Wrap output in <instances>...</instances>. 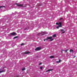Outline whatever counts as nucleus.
Returning <instances> with one entry per match:
<instances>
[{
  "mask_svg": "<svg viewBox=\"0 0 77 77\" xmlns=\"http://www.w3.org/2000/svg\"><path fill=\"white\" fill-rule=\"evenodd\" d=\"M47 40L48 39H51L50 40V41H53L54 40V39L53 38H52V37L50 36L49 37H48L47 38Z\"/></svg>",
  "mask_w": 77,
  "mask_h": 77,
  "instance_id": "1",
  "label": "nucleus"
},
{
  "mask_svg": "<svg viewBox=\"0 0 77 77\" xmlns=\"http://www.w3.org/2000/svg\"><path fill=\"white\" fill-rule=\"evenodd\" d=\"M41 48L39 47L36 48L35 49V51H38V50H41Z\"/></svg>",
  "mask_w": 77,
  "mask_h": 77,
  "instance_id": "2",
  "label": "nucleus"
},
{
  "mask_svg": "<svg viewBox=\"0 0 77 77\" xmlns=\"http://www.w3.org/2000/svg\"><path fill=\"white\" fill-rule=\"evenodd\" d=\"M10 35L12 36H14V35H17V34L15 32H13V33H11Z\"/></svg>",
  "mask_w": 77,
  "mask_h": 77,
  "instance_id": "3",
  "label": "nucleus"
},
{
  "mask_svg": "<svg viewBox=\"0 0 77 77\" xmlns=\"http://www.w3.org/2000/svg\"><path fill=\"white\" fill-rule=\"evenodd\" d=\"M23 4H20V5H18L17 6H19V7H23Z\"/></svg>",
  "mask_w": 77,
  "mask_h": 77,
  "instance_id": "4",
  "label": "nucleus"
},
{
  "mask_svg": "<svg viewBox=\"0 0 77 77\" xmlns=\"http://www.w3.org/2000/svg\"><path fill=\"white\" fill-rule=\"evenodd\" d=\"M53 69H48V70H47L46 71V72H48V71H53Z\"/></svg>",
  "mask_w": 77,
  "mask_h": 77,
  "instance_id": "5",
  "label": "nucleus"
},
{
  "mask_svg": "<svg viewBox=\"0 0 77 77\" xmlns=\"http://www.w3.org/2000/svg\"><path fill=\"white\" fill-rule=\"evenodd\" d=\"M29 53H30V52H27L24 53V54H29Z\"/></svg>",
  "mask_w": 77,
  "mask_h": 77,
  "instance_id": "6",
  "label": "nucleus"
},
{
  "mask_svg": "<svg viewBox=\"0 0 77 77\" xmlns=\"http://www.w3.org/2000/svg\"><path fill=\"white\" fill-rule=\"evenodd\" d=\"M60 62H61V60H59V61H57L56 62V63H60Z\"/></svg>",
  "mask_w": 77,
  "mask_h": 77,
  "instance_id": "7",
  "label": "nucleus"
},
{
  "mask_svg": "<svg viewBox=\"0 0 77 77\" xmlns=\"http://www.w3.org/2000/svg\"><path fill=\"white\" fill-rule=\"evenodd\" d=\"M16 38H18V36H16L14 37L13 38V39H16Z\"/></svg>",
  "mask_w": 77,
  "mask_h": 77,
  "instance_id": "8",
  "label": "nucleus"
},
{
  "mask_svg": "<svg viewBox=\"0 0 77 77\" xmlns=\"http://www.w3.org/2000/svg\"><path fill=\"white\" fill-rule=\"evenodd\" d=\"M42 35H45V32H42Z\"/></svg>",
  "mask_w": 77,
  "mask_h": 77,
  "instance_id": "9",
  "label": "nucleus"
},
{
  "mask_svg": "<svg viewBox=\"0 0 77 77\" xmlns=\"http://www.w3.org/2000/svg\"><path fill=\"white\" fill-rule=\"evenodd\" d=\"M56 35L54 34V35H53V38H55V37H56Z\"/></svg>",
  "mask_w": 77,
  "mask_h": 77,
  "instance_id": "10",
  "label": "nucleus"
},
{
  "mask_svg": "<svg viewBox=\"0 0 77 77\" xmlns=\"http://www.w3.org/2000/svg\"><path fill=\"white\" fill-rule=\"evenodd\" d=\"M70 53H71V52H73V50H72V49H70Z\"/></svg>",
  "mask_w": 77,
  "mask_h": 77,
  "instance_id": "11",
  "label": "nucleus"
},
{
  "mask_svg": "<svg viewBox=\"0 0 77 77\" xmlns=\"http://www.w3.org/2000/svg\"><path fill=\"white\" fill-rule=\"evenodd\" d=\"M26 69L25 68H23L22 69V71H24Z\"/></svg>",
  "mask_w": 77,
  "mask_h": 77,
  "instance_id": "12",
  "label": "nucleus"
},
{
  "mask_svg": "<svg viewBox=\"0 0 77 77\" xmlns=\"http://www.w3.org/2000/svg\"><path fill=\"white\" fill-rule=\"evenodd\" d=\"M54 56H51L50 57V58H54Z\"/></svg>",
  "mask_w": 77,
  "mask_h": 77,
  "instance_id": "13",
  "label": "nucleus"
},
{
  "mask_svg": "<svg viewBox=\"0 0 77 77\" xmlns=\"http://www.w3.org/2000/svg\"><path fill=\"white\" fill-rule=\"evenodd\" d=\"M5 72V70L0 71V73H2V72Z\"/></svg>",
  "mask_w": 77,
  "mask_h": 77,
  "instance_id": "14",
  "label": "nucleus"
},
{
  "mask_svg": "<svg viewBox=\"0 0 77 77\" xmlns=\"http://www.w3.org/2000/svg\"><path fill=\"white\" fill-rule=\"evenodd\" d=\"M58 26L59 27H62V25H59Z\"/></svg>",
  "mask_w": 77,
  "mask_h": 77,
  "instance_id": "15",
  "label": "nucleus"
},
{
  "mask_svg": "<svg viewBox=\"0 0 77 77\" xmlns=\"http://www.w3.org/2000/svg\"><path fill=\"white\" fill-rule=\"evenodd\" d=\"M43 68V67H42V66L41 67H40V68L41 69H42Z\"/></svg>",
  "mask_w": 77,
  "mask_h": 77,
  "instance_id": "16",
  "label": "nucleus"
},
{
  "mask_svg": "<svg viewBox=\"0 0 77 77\" xmlns=\"http://www.w3.org/2000/svg\"><path fill=\"white\" fill-rule=\"evenodd\" d=\"M59 24H60V25H61L62 24V23H61V22H60L59 23Z\"/></svg>",
  "mask_w": 77,
  "mask_h": 77,
  "instance_id": "17",
  "label": "nucleus"
},
{
  "mask_svg": "<svg viewBox=\"0 0 77 77\" xmlns=\"http://www.w3.org/2000/svg\"><path fill=\"white\" fill-rule=\"evenodd\" d=\"M68 50H69L67 49V50H66L65 51V52H67V51H68Z\"/></svg>",
  "mask_w": 77,
  "mask_h": 77,
  "instance_id": "18",
  "label": "nucleus"
},
{
  "mask_svg": "<svg viewBox=\"0 0 77 77\" xmlns=\"http://www.w3.org/2000/svg\"><path fill=\"white\" fill-rule=\"evenodd\" d=\"M56 25H59V23H56Z\"/></svg>",
  "mask_w": 77,
  "mask_h": 77,
  "instance_id": "19",
  "label": "nucleus"
},
{
  "mask_svg": "<svg viewBox=\"0 0 77 77\" xmlns=\"http://www.w3.org/2000/svg\"><path fill=\"white\" fill-rule=\"evenodd\" d=\"M45 40H46V41H47V39H45L44 40V41H45Z\"/></svg>",
  "mask_w": 77,
  "mask_h": 77,
  "instance_id": "20",
  "label": "nucleus"
},
{
  "mask_svg": "<svg viewBox=\"0 0 77 77\" xmlns=\"http://www.w3.org/2000/svg\"><path fill=\"white\" fill-rule=\"evenodd\" d=\"M60 30H61V32H62V31H64V30L63 29H60Z\"/></svg>",
  "mask_w": 77,
  "mask_h": 77,
  "instance_id": "21",
  "label": "nucleus"
},
{
  "mask_svg": "<svg viewBox=\"0 0 77 77\" xmlns=\"http://www.w3.org/2000/svg\"><path fill=\"white\" fill-rule=\"evenodd\" d=\"M3 8V6H0V9H1V8Z\"/></svg>",
  "mask_w": 77,
  "mask_h": 77,
  "instance_id": "22",
  "label": "nucleus"
},
{
  "mask_svg": "<svg viewBox=\"0 0 77 77\" xmlns=\"http://www.w3.org/2000/svg\"><path fill=\"white\" fill-rule=\"evenodd\" d=\"M59 26H58L57 27V29H59Z\"/></svg>",
  "mask_w": 77,
  "mask_h": 77,
  "instance_id": "23",
  "label": "nucleus"
},
{
  "mask_svg": "<svg viewBox=\"0 0 77 77\" xmlns=\"http://www.w3.org/2000/svg\"><path fill=\"white\" fill-rule=\"evenodd\" d=\"M41 64H42V63H40L39 64V65H41Z\"/></svg>",
  "mask_w": 77,
  "mask_h": 77,
  "instance_id": "24",
  "label": "nucleus"
},
{
  "mask_svg": "<svg viewBox=\"0 0 77 77\" xmlns=\"http://www.w3.org/2000/svg\"><path fill=\"white\" fill-rule=\"evenodd\" d=\"M63 51H64V50H62L61 51V53H63Z\"/></svg>",
  "mask_w": 77,
  "mask_h": 77,
  "instance_id": "25",
  "label": "nucleus"
},
{
  "mask_svg": "<svg viewBox=\"0 0 77 77\" xmlns=\"http://www.w3.org/2000/svg\"><path fill=\"white\" fill-rule=\"evenodd\" d=\"M24 45V44L22 43V44H21V45Z\"/></svg>",
  "mask_w": 77,
  "mask_h": 77,
  "instance_id": "26",
  "label": "nucleus"
},
{
  "mask_svg": "<svg viewBox=\"0 0 77 77\" xmlns=\"http://www.w3.org/2000/svg\"><path fill=\"white\" fill-rule=\"evenodd\" d=\"M63 18H61L60 19V20H62Z\"/></svg>",
  "mask_w": 77,
  "mask_h": 77,
  "instance_id": "27",
  "label": "nucleus"
},
{
  "mask_svg": "<svg viewBox=\"0 0 77 77\" xmlns=\"http://www.w3.org/2000/svg\"><path fill=\"white\" fill-rule=\"evenodd\" d=\"M65 33V32H62L63 33Z\"/></svg>",
  "mask_w": 77,
  "mask_h": 77,
  "instance_id": "28",
  "label": "nucleus"
},
{
  "mask_svg": "<svg viewBox=\"0 0 77 77\" xmlns=\"http://www.w3.org/2000/svg\"><path fill=\"white\" fill-rule=\"evenodd\" d=\"M6 68V67H3V69H4V68Z\"/></svg>",
  "mask_w": 77,
  "mask_h": 77,
  "instance_id": "29",
  "label": "nucleus"
},
{
  "mask_svg": "<svg viewBox=\"0 0 77 77\" xmlns=\"http://www.w3.org/2000/svg\"><path fill=\"white\" fill-rule=\"evenodd\" d=\"M74 57H75V56H74L73 58H74Z\"/></svg>",
  "mask_w": 77,
  "mask_h": 77,
  "instance_id": "30",
  "label": "nucleus"
},
{
  "mask_svg": "<svg viewBox=\"0 0 77 77\" xmlns=\"http://www.w3.org/2000/svg\"><path fill=\"white\" fill-rule=\"evenodd\" d=\"M26 30V29H25V30Z\"/></svg>",
  "mask_w": 77,
  "mask_h": 77,
  "instance_id": "31",
  "label": "nucleus"
},
{
  "mask_svg": "<svg viewBox=\"0 0 77 77\" xmlns=\"http://www.w3.org/2000/svg\"><path fill=\"white\" fill-rule=\"evenodd\" d=\"M15 5H17V4H16Z\"/></svg>",
  "mask_w": 77,
  "mask_h": 77,
  "instance_id": "32",
  "label": "nucleus"
}]
</instances>
